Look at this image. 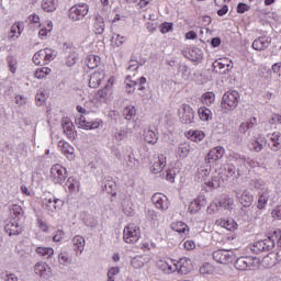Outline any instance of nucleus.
I'll return each instance as SVG.
<instances>
[{
  "mask_svg": "<svg viewBox=\"0 0 281 281\" xmlns=\"http://www.w3.org/2000/svg\"><path fill=\"white\" fill-rule=\"evenodd\" d=\"M162 267L165 271H170L171 273H175V271H177L178 273H181V276H187V273H190L192 269V261L183 257L179 261L177 260L165 261L162 263Z\"/></svg>",
  "mask_w": 281,
  "mask_h": 281,
  "instance_id": "f257e3e1",
  "label": "nucleus"
},
{
  "mask_svg": "<svg viewBox=\"0 0 281 281\" xmlns=\"http://www.w3.org/2000/svg\"><path fill=\"white\" fill-rule=\"evenodd\" d=\"M56 58V50L52 48H44L36 52L33 56L34 65H49Z\"/></svg>",
  "mask_w": 281,
  "mask_h": 281,
  "instance_id": "f03ea898",
  "label": "nucleus"
},
{
  "mask_svg": "<svg viewBox=\"0 0 281 281\" xmlns=\"http://www.w3.org/2000/svg\"><path fill=\"white\" fill-rule=\"evenodd\" d=\"M278 236H280V231H274L273 235L257 241L254 246V250L256 251L257 249V251H273V248L276 247V240H279Z\"/></svg>",
  "mask_w": 281,
  "mask_h": 281,
  "instance_id": "7ed1b4c3",
  "label": "nucleus"
},
{
  "mask_svg": "<svg viewBox=\"0 0 281 281\" xmlns=\"http://www.w3.org/2000/svg\"><path fill=\"white\" fill-rule=\"evenodd\" d=\"M238 102H240V93L236 90L226 92L222 98V106L226 111H234L238 106Z\"/></svg>",
  "mask_w": 281,
  "mask_h": 281,
  "instance_id": "20e7f679",
  "label": "nucleus"
},
{
  "mask_svg": "<svg viewBox=\"0 0 281 281\" xmlns=\"http://www.w3.org/2000/svg\"><path fill=\"white\" fill-rule=\"evenodd\" d=\"M142 237V232L139 231V226L135 224H128L123 231V239L128 245H134Z\"/></svg>",
  "mask_w": 281,
  "mask_h": 281,
  "instance_id": "39448f33",
  "label": "nucleus"
},
{
  "mask_svg": "<svg viewBox=\"0 0 281 281\" xmlns=\"http://www.w3.org/2000/svg\"><path fill=\"white\" fill-rule=\"evenodd\" d=\"M89 14V4H76L69 9L70 21H82Z\"/></svg>",
  "mask_w": 281,
  "mask_h": 281,
  "instance_id": "423d86ee",
  "label": "nucleus"
},
{
  "mask_svg": "<svg viewBox=\"0 0 281 281\" xmlns=\"http://www.w3.org/2000/svg\"><path fill=\"white\" fill-rule=\"evenodd\" d=\"M50 179L53 183H61L65 182V179H67V169L63 167L61 165H54L50 168Z\"/></svg>",
  "mask_w": 281,
  "mask_h": 281,
  "instance_id": "0eeeda50",
  "label": "nucleus"
},
{
  "mask_svg": "<svg viewBox=\"0 0 281 281\" xmlns=\"http://www.w3.org/2000/svg\"><path fill=\"white\" fill-rule=\"evenodd\" d=\"M34 273L37 274V277L42 280H49V278L54 276L52 272V267H49L47 262L44 261H38L35 263Z\"/></svg>",
  "mask_w": 281,
  "mask_h": 281,
  "instance_id": "6e6552de",
  "label": "nucleus"
},
{
  "mask_svg": "<svg viewBox=\"0 0 281 281\" xmlns=\"http://www.w3.org/2000/svg\"><path fill=\"white\" fill-rule=\"evenodd\" d=\"M182 124H192L194 122V110L188 104H182L178 111Z\"/></svg>",
  "mask_w": 281,
  "mask_h": 281,
  "instance_id": "1a4fd4ad",
  "label": "nucleus"
},
{
  "mask_svg": "<svg viewBox=\"0 0 281 281\" xmlns=\"http://www.w3.org/2000/svg\"><path fill=\"white\" fill-rule=\"evenodd\" d=\"M213 69L215 74H220L223 76L227 74V71H231V69H234V65L228 58H222L213 63Z\"/></svg>",
  "mask_w": 281,
  "mask_h": 281,
  "instance_id": "9d476101",
  "label": "nucleus"
},
{
  "mask_svg": "<svg viewBox=\"0 0 281 281\" xmlns=\"http://www.w3.org/2000/svg\"><path fill=\"white\" fill-rule=\"evenodd\" d=\"M213 260L220 265H229L234 261V254L229 250H215L213 252Z\"/></svg>",
  "mask_w": 281,
  "mask_h": 281,
  "instance_id": "9b49d317",
  "label": "nucleus"
},
{
  "mask_svg": "<svg viewBox=\"0 0 281 281\" xmlns=\"http://www.w3.org/2000/svg\"><path fill=\"white\" fill-rule=\"evenodd\" d=\"M256 262H258L257 258L239 257L235 262V269H238V271H247L251 269V267H256Z\"/></svg>",
  "mask_w": 281,
  "mask_h": 281,
  "instance_id": "f8f14e48",
  "label": "nucleus"
},
{
  "mask_svg": "<svg viewBox=\"0 0 281 281\" xmlns=\"http://www.w3.org/2000/svg\"><path fill=\"white\" fill-rule=\"evenodd\" d=\"M63 205H65V202L57 198H46L43 201V207L46 212H59Z\"/></svg>",
  "mask_w": 281,
  "mask_h": 281,
  "instance_id": "ddd939ff",
  "label": "nucleus"
},
{
  "mask_svg": "<svg viewBox=\"0 0 281 281\" xmlns=\"http://www.w3.org/2000/svg\"><path fill=\"white\" fill-rule=\"evenodd\" d=\"M151 201L154 205L157 207V210L166 211L168 210V207H170V202L168 201V196L161 193H155L151 198Z\"/></svg>",
  "mask_w": 281,
  "mask_h": 281,
  "instance_id": "4468645a",
  "label": "nucleus"
},
{
  "mask_svg": "<svg viewBox=\"0 0 281 281\" xmlns=\"http://www.w3.org/2000/svg\"><path fill=\"white\" fill-rule=\"evenodd\" d=\"M236 198L244 207H249L254 203V195L249 191L235 190Z\"/></svg>",
  "mask_w": 281,
  "mask_h": 281,
  "instance_id": "2eb2a0df",
  "label": "nucleus"
},
{
  "mask_svg": "<svg viewBox=\"0 0 281 281\" xmlns=\"http://www.w3.org/2000/svg\"><path fill=\"white\" fill-rule=\"evenodd\" d=\"M223 155H225V148H223L222 146L214 147L206 155L205 161L206 164H214V161L223 159Z\"/></svg>",
  "mask_w": 281,
  "mask_h": 281,
  "instance_id": "dca6fc26",
  "label": "nucleus"
},
{
  "mask_svg": "<svg viewBox=\"0 0 281 281\" xmlns=\"http://www.w3.org/2000/svg\"><path fill=\"white\" fill-rule=\"evenodd\" d=\"M66 57V65L67 67H74V65H76V63H78L80 55H78V49H76V47L71 46V47H67L65 50Z\"/></svg>",
  "mask_w": 281,
  "mask_h": 281,
  "instance_id": "f3484780",
  "label": "nucleus"
},
{
  "mask_svg": "<svg viewBox=\"0 0 281 281\" xmlns=\"http://www.w3.org/2000/svg\"><path fill=\"white\" fill-rule=\"evenodd\" d=\"M269 45H271V37L261 36L252 42V49H256V52H265Z\"/></svg>",
  "mask_w": 281,
  "mask_h": 281,
  "instance_id": "a211bd4d",
  "label": "nucleus"
},
{
  "mask_svg": "<svg viewBox=\"0 0 281 281\" xmlns=\"http://www.w3.org/2000/svg\"><path fill=\"white\" fill-rule=\"evenodd\" d=\"M164 168H166V156L159 155L155 157L154 162L150 167L151 172H154V175H159V172H161Z\"/></svg>",
  "mask_w": 281,
  "mask_h": 281,
  "instance_id": "6ab92c4d",
  "label": "nucleus"
},
{
  "mask_svg": "<svg viewBox=\"0 0 281 281\" xmlns=\"http://www.w3.org/2000/svg\"><path fill=\"white\" fill-rule=\"evenodd\" d=\"M4 232H7L9 236H19V234L23 232V228L19 225V220H13L5 224Z\"/></svg>",
  "mask_w": 281,
  "mask_h": 281,
  "instance_id": "aec40b11",
  "label": "nucleus"
},
{
  "mask_svg": "<svg viewBox=\"0 0 281 281\" xmlns=\"http://www.w3.org/2000/svg\"><path fill=\"white\" fill-rule=\"evenodd\" d=\"M102 80H104V71L97 70L90 75L89 87L91 89H98V87H100V82H102Z\"/></svg>",
  "mask_w": 281,
  "mask_h": 281,
  "instance_id": "412c9836",
  "label": "nucleus"
},
{
  "mask_svg": "<svg viewBox=\"0 0 281 281\" xmlns=\"http://www.w3.org/2000/svg\"><path fill=\"white\" fill-rule=\"evenodd\" d=\"M271 194H273V192L269 189L259 192V199L257 204L258 210H265V207H267V203H269Z\"/></svg>",
  "mask_w": 281,
  "mask_h": 281,
  "instance_id": "4be33fe9",
  "label": "nucleus"
},
{
  "mask_svg": "<svg viewBox=\"0 0 281 281\" xmlns=\"http://www.w3.org/2000/svg\"><path fill=\"white\" fill-rule=\"evenodd\" d=\"M61 127L64 133L69 139H76V132L74 131V123L69 119H64L61 121Z\"/></svg>",
  "mask_w": 281,
  "mask_h": 281,
  "instance_id": "5701e85b",
  "label": "nucleus"
},
{
  "mask_svg": "<svg viewBox=\"0 0 281 281\" xmlns=\"http://www.w3.org/2000/svg\"><path fill=\"white\" fill-rule=\"evenodd\" d=\"M270 149L278 151L281 149V134L280 132H274L270 135V140L268 143Z\"/></svg>",
  "mask_w": 281,
  "mask_h": 281,
  "instance_id": "b1692460",
  "label": "nucleus"
},
{
  "mask_svg": "<svg viewBox=\"0 0 281 281\" xmlns=\"http://www.w3.org/2000/svg\"><path fill=\"white\" fill-rule=\"evenodd\" d=\"M205 205V198L200 196L195 199L193 202L189 205V212L190 214H196Z\"/></svg>",
  "mask_w": 281,
  "mask_h": 281,
  "instance_id": "393cba45",
  "label": "nucleus"
},
{
  "mask_svg": "<svg viewBox=\"0 0 281 281\" xmlns=\"http://www.w3.org/2000/svg\"><path fill=\"white\" fill-rule=\"evenodd\" d=\"M216 223L228 232H234L238 229V224L234 220H217Z\"/></svg>",
  "mask_w": 281,
  "mask_h": 281,
  "instance_id": "a878e982",
  "label": "nucleus"
},
{
  "mask_svg": "<svg viewBox=\"0 0 281 281\" xmlns=\"http://www.w3.org/2000/svg\"><path fill=\"white\" fill-rule=\"evenodd\" d=\"M10 214L13 221H21L24 215L23 207L19 204H12L10 207Z\"/></svg>",
  "mask_w": 281,
  "mask_h": 281,
  "instance_id": "bb28decb",
  "label": "nucleus"
},
{
  "mask_svg": "<svg viewBox=\"0 0 281 281\" xmlns=\"http://www.w3.org/2000/svg\"><path fill=\"white\" fill-rule=\"evenodd\" d=\"M190 143H181L177 149V156L179 159H186L190 155Z\"/></svg>",
  "mask_w": 281,
  "mask_h": 281,
  "instance_id": "cd10ccee",
  "label": "nucleus"
},
{
  "mask_svg": "<svg viewBox=\"0 0 281 281\" xmlns=\"http://www.w3.org/2000/svg\"><path fill=\"white\" fill-rule=\"evenodd\" d=\"M133 269H142L144 265H148V257L146 256H136L131 260Z\"/></svg>",
  "mask_w": 281,
  "mask_h": 281,
  "instance_id": "c85d7f7f",
  "label": "nucleus"
},
{
  "mask_svg": "<svg viewBox=\"0 0 281 281\" xmlns=\"http://www.w3.org/2000/svg\"><path fill=\"white\" fill-rule=\"evenodd\" d=\"M56 8H58V0H42L44 12H55Z\"/></svg>",
  "mask_w": 281,
  "mask_h": 281,
  "instance_id": "c756f323",
  "label": "nucleus"
},
{
  "mask_svg": "<svg viewBox=\"0 0 281 281\" xmlns=\"http://www.w3.org/2000/svg\"><path fill=\"white\" fill-rule=\"evenodd\" d=\"M72 245H74L75 249H77V251H79V254H82L85 251V245H86L85 237H82L80 235H76L72 238Z\"/></svg>",
  "mask_w": 281,
  "mask_h": 281,
  "instance_id": "7c9ffc66",
  "label": "nucleus"
},
{
  "mask_svg": "<svg viewBox=\"0 0 281 281\" xmlns=\"http://www.w3.org/2000/svg\"><path fill=\"white\" fill-rule=\"evenodd\" d=\"M66 188H68L69 192H80V181L74 177H69L66 182Z\"/></svg>",
  "mask_w": 281,
  "mask_h": 281,
  "instance_id": "2f4dec72",
  "label": "nucleus"
},
{
  "mask_svg": "<svg viewBox=\"0 0 281 281\" xmlns=\"http://www.w3.org/2000/svg\"><path fill=\"white\" fill-rule=\"evenodd\" d=\"M216 271V268L212 266L210 262H205L200 267V273L207 278L209 276H214V272Z\"/></svg>",
  "mask_w": 281,
  "mask_h": 281,
  "instance_id": "473e14b6",
  "label": "nucleus"
},
{
  "mask_svg": "<svg viewBox=\"0 0 281 281\" xmlns=\"http://www.w3.org/2000/svg\"><path fill=\"white\" fill-rule=\"evenodd\" d=\"M102 61V59L100 58V56L98 55H90L88 56V58L86 59V64L87 67L89 69H95L97 67L100 66V63Z\"/></svg>",
  "mask_w": 281,
  "mask_h": 281,
  "instance_id": "72a5a7b5",
  "label": "nucleus"
},
{
  "mask_svg": "<svg viewBox=\"0 0 281 281\" xmlns=\"http://www.w3.org/2000/svg\"><path fill=\"white\" fill-rule=\"evenodd\" d=\"M104 27H106L104 24V18H102V15H97L94 22L95 34H104Z\"/></svg>",
  "mask_w": 281,
  "mask_h": 281,
  "instance_id": "f704fd0d",
  "label": "nucleus"
},
{
  "mask_svg": "<svg viewBox=\"0 0 281 281\" xmlns=\"http://www.w3.org/2000/svg\"><path fill=\"white\" fill-rule=\"evenodd\" d=\"M37 256H42V258H52L54 256V248L52 247H37L35 249Z\"/></svg>",
  "mask_w": 281,
  "mask_h": 281,
  "instance_id": "c9c22d12",
  "label": "nucleus"
},
{
  "mask_svg": "<svg viewBox=\"0 0 281 281\" xmlns=\"http://www.w3.org/2000/svg\"><path fill=\"white\" fill-rule=\"evenodd\" d=\"M188 137L191 142H203L205 139V133L202 131H189Z\"/></svg>",
  "mask_w": 281,
  "mask_h": 281,
  "instance_id": "e433bc0d",
  "label": "nucleus"
},
{
  "mask_svg": "<svg viewBox=\"0 0 281 281\" xmlns=\"http://www.w3.org/2000/svg\"><path fill=\"white\" fill-rule=\"evenodd\" d=\"M144 139L145 142H147V144H157L158 142V137H157V134H155V132L153 130H146L144 132Z\"/></svg>",
  "mask_w": 281,
  "mask_h": 281,
  "instance_id": "4c0bfd02",
  "label": "nucleus"
},
{
  "mask_svg": "<svg viewBox=\"0 0 281 281\" xmlns=\"http://www.w3.org/2000/svg\"><path fill=\"white\" fill-rule=\"evenodd\" d=\"M123 115L125 120H133L137 115V109L134 105H127L123 110Z\"/></svg>",
  "mask_w": 281,
  "mask_h": 281,
  "instance_id": "58836bf2",
  "label": "nucleus"
},
{
  "mask_svg": "<svg viewBox=\"0 0 281 281\" xmlns=\"http://www.w3.org/2000/svg\"><path fill=\"white\" fill-rule=\"evenodd\" d=\"M7 64H8L9 70L12 74H16V69H19V60L16 59V57L12 55L7 57Z\"/></svg>",
  "mask_w": 281,
  "mask_h": 281,
  "instance_id": "ea45409f",
  "label": "nucleus"
},
{
  "mask_svg": "<svg viewBox=\"0 0 281 281\" xmlns=\"http://www.w3.org/2000/svg\"><path fill=\"white\" fill-rule=\"evenodd\" d=\"M199 117L202 122H207V120H212V111L205 106L200 108L198 110Z\"/></svg>",
  "mask_w": 281,
  "mask_h": 281,
  "instance_id": "a19ab883",
  "label": "nucleus"
},
{
  "mask_svg": "<svg viewBox=\"0 0 281 281\" xmlns=\"http://www.w3.org/2000/svg\"><path fill=\"white\" fill-rule=\"evenodd\" d=\"M256 122H257L256 117H252L241 123L239 125V133H247L249 128H254V125L256 124Z\"/></svg>",
  "mask_w": 281,
  "mask_h": 281,
  "instance_id": "79ce46f5",
  "label": "nucleus"
},
{
  "mask_svg": "<svg viewBox=\"0 0 281 281\" xmlns=\"http://www.w3.org/2000/svg\"><path fill=\"white\" fill-rule=\"evenodd\" d=\"M109 86H105L103 89L99 90L95 93L97 100H99V102H106L109 100Z\"/></svg>",
  "mask_w": 281,
  "mask_h": 281,
  "instance_id": "37998d69",
  "label": "nucleus"
},
{
  "mask_svg": "<svg viewBox=\"0 0 281 281\" xmlns=\"http://www.w3.org/2000/svg\"><path fill=\"white\" fill-rule=\"evenodd\" d=\"M49 74H52V69L49 67H42V68H37L35 70V78H38L40 80L45 78L46 76H49Z\"/></svg>",
  "mask_w": 281,
  "mask_h": 281,
  "instance_id": "c03bdc74",
  "label": "nucleus"
},
{
  "mask_svg": "<svg viewBox=\"0 0 281 281\" xmlns=\"http://www.w3.org/2000/svg\"><path fill=\"white\" fill-rule=\"evenodd\" d=\"M214 100H216V95L214 94V92H206L201 98V101L203 102V104H206V106H210V104H212Z\"/></svg>",
  "mask_w": 281,
  "mask_h": 281,
  "instance_id": "a18cd8bd",
  "label": "nucleus"
},
{
  "mask_svg": "<svg viewBox=\"0 0 281 281\" xmlns=\"http://www.w3.org/2000/svg\"><path fill=\"white\" fill-rule=\"evenodd\" d=\"M58 262L64 267H67V265H71V258H69V254L67 251L60 252L58 255Z\"/></svg>",
  "mask_w": 281,
  "mask_h": 281,
  "instance_id": "49530a36",
  "label": "nucleus"
},
{
  "mask_svg": "<svg viewBox=\"0 0 281 281\" xmlns=\"http://www.w3.org/2000/svg\"><path fill=\"white\" fill-rule=\"evenodd\" d=\"M125 138H126V131L124 130H116L113 134V139L116 144L124 142Z\"/></svg>",
  "mask_w": 281,
  "mask_h": 281,
  "instance_id": "de8ad7c7",
  "label": "nucleus"
},
{
  "mask_svg": "<svg viewBox=\"0 0 281 281\" xmlns=\"http://www.w3.org/2000/svg\"><path fill=\"white\" fill-rule=\"evenodd\" d=\"M171 228L173 229V232L183 234L186 232V229H188V224H186L183 222H176V223L171 224Z\"/></svg>",
  "mask_w": 281,
  "mask_h": 281,
  "instance_id": "09e8293b",
  "label": "nucleus"
},
{
  "mask_svg": "<svg viewBox=\"0 0 281 281\" xmlns=\"http://www.w3.org/2000/svg\"><path fill=\"white\" fill-rule=\"evenodd\" d=\"M14 36L16 38H19V36H21V24H13L11 26V31L9 33V38H14Z\"/></svg>",
  "mask_w": 281,
  "mask_h": 281,
  "instance_id": "8fccbe9b",
  "label": "nucleus"
},
{
  "mask_svg": "<svg viewBox=\"0 0 281 281\" xmlns=\"http://www.w3.org/2000/svg\"><path fill=\"white\" fill-rule=\"evenodd\" d=\"M223 173L226 178H223L225 180L229 179V177H233L236 175V168L232 165H226L223 169Z\"/></svg>",
  "mask_w": 281,
  "mask_h": 281,
  "instance_id": "3c124183",
  "label": "nucleus"
},
{
  "mask_svg": "<svg viewBox=\"0 0 281 281\" xmlns=\"http://www.w3.org/2000/svg\"><path fill=\"white\" fill-rule=\"evenodd\" d=\"M54 27V24L52 22L47 23V27H43L40 32H38V36L40 38L44 40L47 37V34H49V32H52Z\"/></svg>",
  "mask_w": 281,
  "mask_h": 281,
  "instance_id": "603ef678",
  "label": "nucleus"
},
{
  "mask_svg": "<svg viewBox=\"0 0 281 281\" xmlns=\"http://www.w3.org/2000/svg\"><path fill=\"white\" fill-rule=\"evenodd\" d=\"M137 69H139V61L134 56H132L130 59L127 71H137Z\"/></svg>",
  "mask_w": 281,
  "mask_h": 281,
  "instance_id": "864d4df0",
  "label": "nucleus"
},
{
  "mask_svg": "<svg viewBox=\"0 0 281 281\" xmlns=\"http://www.w3.org/2000/svg\"><path fill=\"white\" fill-rule=\"evenodd\" d=\"M262 148H265V144H262L258 139L252 140L250 144V149L255 150V153H260V150H262Z\"/></svg>",
  "mask_w": 281,
  "mask_h": 281,
  "instance_id": "5fc2aeb1",
  "label": "nucleus"
},
{
  "mask_svg": "<svg viewBox=\"0 0 281 281\" xmlns=\"http://www.w3.org/2000/svg\"><path fill=\"white\" fill-rule=\"evenodd\" d=\"M82 128H86V131H93L95 128H100V122L98 121L86 122V124L82 125Z\"/></svg>",
  "mask_w": 281,
  "mask_h": 281,
  "instance_id": "6e6d98bb",
  "label": "nucleus"
},
{
  "mask_svg": "<svg viewBox=\"0 0 281 281\" xmlns=\"http://www.w3.org/2000/svg\"><path fill=\"white\" fill-rule=\"evenodd\" d=\"M58 147L63 148V153H68V155H71L74 153V148L68 145L65 140H60L58 143Z\"/></svg>",
  "mask_w": 281,
  "mask_h": 281,
  "instance_id": "4d7b16f0",
  "label": "nucleus"
},
{
  "mask_svg": "<svg viewBox=\"0 0 281 281\" xmlns=\"http://www.w3.org/2000/svg\"><path fill=\"white\" fill-rule=\"evenodd\" d=\"M1 280L4 281H19V277L14 273H9V272H2L1 273Z\"/></svg>",
  "mask_w": 281,
  "mask_h": 281,
  "instance_id": "13d9d810",
  "label": "nucleus"
},
{
  "mask_svg": "<svg viewBox=\"0 0 281 281\" xmlns=\"http://www.w3.org/2000/svg\"><path fill=\"white\" fill-rule=\"evenodd\" d=\"M114 188H115V182H111V181H109V182L105 183V186H104V189H105V191L108 192V194H112V196H117V192H114V191H113Z\"/></svg>",
  "mask_w": 281,
  "mask_h": 281,
  "instance_id": "bf43d9fd",
  "label": "nucleus"
},
{
  "mask_svg": "<svg viewBox=\"0 0 281 281\" xmlns=\"http://www.w3.org/2000/svg\"><path fill=\"white\" fill-rule=\"evenodd\" d=\"M272 218H276L277 221H281V205H277L271 211Z\"/></svg>",
  "mask_w": 281,
  "mask_h": 281,
  "instance_id": "052dcab7",
  "label": "nucleus"
},
{
  "mask_svg": "<svg viewBox=\"0 0 281 281\" xmlns=\"http://www.w3.org/2000/svg\"><path fill=\"white\" fill-rule=\"evenodd\" d=\"M15 104H18V106H25V104H27V98L21 94L15 95Z\"/></svg>",
  "mask_w": 281,
  "mask_h": 281,
  "instance_id": "680f3d73",
  "label": "nucleus"
},
{
  "mask_svg": "<svg viewBox=\"0 0 281 281\" xmlns=\"http://www.w3.org/2000/svg\"><path fill=\"white\" fill-rule=\"evenodd\" d=\"M172 30V23L165 22L160 26L161 34H168V32H171Z\"/></svg>",
  "mask_w": 281,
  "mask_h": 281,
  "instance_id": "e2e57ef3",
  "label": "nucleus"
},
{
  "mask_svg": "<svg viewBox=\"0 0 281 281\" xmlns=\"http://www.w3.org/2000/svg\"><path fill=\"white\" fill-rule=\"evenodd\" d=\"M250 10V7L240 2L238 5H237V12L238 14H245V12H249Z\"/></svg>",
  "mask_w": 281,
  "mask_h": 281,
  "instance_id": "0e129e2a",
  "label": "nucleus"
},
{
  "mask_svg": "<svg viewBox=\"0 0 281 281\" xmlns=\"http://www.w3.org/2000/svg\"><path fill=\"white\" fill-rule=\"evenodd\" d=\"M45 100H46V98H45L44 93H37L35 95V101H36L37 106H43V104H45Z\"/></svg>",
  "mask_w": 281,
  "mask_h": 281,
  "instance_id": "69168bd1",
  "label": "nucleus"
},
{
  "mask_svg": "<svg viewBox=\"0 0 281 281\" xmlns=\"http://www.w3.org/2000/svg\"><path fill=\"white\" fill-rule=\"evenodd\" d=\"M207 214H216L218 212V204L216 202H212L207 209H206Z\"/></svg>",
  "mask_w": 281,
  "mask_h": 281,
  "instance_id": "338daca9",
  "label": "nucleus"
},
{
  "mask_svg": "<svg viewBox=\"0 0 281 281\" xmlns=\"http://www.w3.org/2000/svg\"><path fill=\"white\" fill-rule=\"evenodd\" d=\"M272 71L273 74H276V76H278V78H280L281 76V63H276L273 66H272Z\"/></svg>",
  "mask_w": 281,
  "mask_h": 281,
  "instance_id": "774afa93",
  "label": "nucleus"
}]
</instances>
